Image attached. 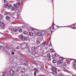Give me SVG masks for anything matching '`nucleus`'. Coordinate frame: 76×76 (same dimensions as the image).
Here are the masks:
<instances>
[{
    "label": "nucleus",
    "mask_w": 76,
    "mask_h": 76,
    "mask_svg": "<svg viewBox=\"0 0 76 76\" xmlns=\"http://www.w3.org/2000/svg\"><path fill=\"white\" fill-rule=\"evenodd\" d=\"M1 27H0V29H1Z\"/></svg>",
    "instance_id": "obj_64"
},
{
    "label": "nucleus",
    "mask_w": 76,
    "mask_h": 76,
    "mask_svg": "<svg viewBox=\"0 0 76 76\" xmlns=\"http://www.w3.org/2000/svg\"><path fill=\"white\" fill-rule=\"evenodd\" d=\"M21 76H25V75H21Z\"/></svg>",
    "instance_id": "obj_58"
},
{
    "label": "nucleus",
    "mask_w": 76,
    "mask_h": 76,
    "mask_svg": "<svg viewBox=\"0 0 76 76\" xmlns=\"http://www.w3.org/2000/svg\"><path fill=\"white\" fill-rule=\"evenodd\" d=\"M14 7H12L11 9V10L12 11H15V10H16V12L17 11V10H18V5H15V4H14Z\"/></svg>",
    "instance_id": "obj_3"
},
{
    "label": "nucleus",
    "mask_w": 76,
    "mask_h": 76,
    "mask_svg": "<svg viewBox=\"0 0 76 76\" xmlns=\"http://www.w3.org/2000/svg\"><path fill=\"white\" fill-rule=\"evenodd\" d=\"M18 32H22V30L20 27H18Z\"/></svg>",
    "instance_id": "obj_14"
},
{
    "label": "nucleus",
    "mask_w": 76,
    "mask_h": 76,
    "mask_svg": "<svg viewBox=\"0 0 76 76\" xmlns=\"http://www.w3.org/2000/svg\"><path fill=\"white\" fill-rule=\"evenodd\" d=\"M71 59L72 60H73V59Z\"/></svg>",
    "instance_id": "obj_60"
},
{
    "label": "nucleus",
    "mask_w": 76,
    "mask_h": 76,
    "mask_svg": "<svg viewBox=\"0 0 76 76\" xmlns=\"http://www.w3.org/2000/svg\"><path fill=\"white\" fill-rule=\"evenodd\" d=\"M1 22L0 21V23Z\"/></svg>",
    "instance_id": "obj_62"
},
{
    "label": "nucleus",
    "mask_w": 76,
    "mask_h": 76,
    "mask_svg": "<svg viewBox=\"0 0 76 76\" xmlns=\"http://www.w3.org/2000/svg\"><path fill=\"white\" fill-rule=\"evenodd\" d=\"M34 34H36L37 33V32H36V31H34Z\"/></svg>",
    "instance_id": "obj_51"
},
{
    "label": "nucleus",
    "mask_w": 76,
    "mask_h": 76,
    "mask_svg": "<svg viewBox=\"0 0 76 76\" xmlns=\"http://www.w3.org/2000/svg\"><path fill=\"white\" fill-rule=\"evenodd\" d=\"M58 76H64V75L62 73H61L58 75Z\"/></svg>",
    "instance_id": "obj_31"
},
{
    "label": "nucleus",
    "mask_w": 76,
    "mask_h": 76,
    "mask_svg": "<svg viewBox=\"0 0 76 76\" xmlns=\"http://www.w3.org/2000/svg\"><path fill=\"white\" fill-rule=\"evenodd\" d=\"M24 75V76H29V75L28 73H26Z\"/></svg>",
    "instance_id": "obj_37"
},
{
    "label": "nucleus",
    "mask_w": 76,
    "mask_h": 76,
    "mask_svg": "<svg viewBox=\"0 0 76 76\" xmlns=\"http://www.w3.org/2000/svg\"><path fill=\"white\" fill-rule=\"evenodd\" d=\"M50 51L51 52H54V50L53 49L50 50Z\"/></svg>",
    "instance_id": "obj_49"
},
{
    "label": "nucleus",
    "mask_w": 76,
    "mask_h": 76,
    "mask_svg": "<svg viewBox=\"0 0 76 76\" xmlns=\"http://www.w3.org/2000/svg\"><path fill=\"white\" fill-rule=\"evenodd\" d=\"M45 57H47L48 58H50L51 57V56L50 54L48 53L47 56H46L44 57V58H45Z\"/></svg>",
    "instance_id": "obj_16"
},
{
    "label": "nucleus",
    "mask_w": 76,
    "mask_h": 76,
    "mask_svg": "<svg viewBox=\"0 0 76 76\" xmlns=\"http://www.w3.org/2000/svg\"><path fill=\"white\" fill-rule=\"evenodd\" d=\"M34 75L35 76H36V75H37V73L36 71L34 72Z\"/></svg>",
    "instance_id": "obj_41"
},
{
    "label": "nucleus",
    "mask_w": 76,
    "mask_h": 76,
    "mask_svg": "<svg viewBox=\"0 0 76 76\" xmlns=\"http://www.w3.org/2000/svg\"><path fill=\"white\" fill-rule=\"evenodd\" d=\"M54 56H55V57H57L58 56V54H57V53H56L54 54Z\"/></svg>",
    "instance_id": "obj_40"
},
{
    "label": "nucleus",
    "mask_w": 76,
    "mask_h": 76,
    "mask_svg": "<svg viewBox=\"0 0 76 76\" xmlns=\"http://www.w3.org/2000/svg\"><path fill=\"white\" fill-rule=\"evenodd\" d=\"M9 29L10 30L12 31H13V30H14V28L12 26H10V27Z\"/></svg>",
    "instance_id": "obj_18"
},
{
    "label": "nucleus",
    "mask_w": 76,
    "mask_h": 76,
    "mask_svg": "<svg viewBox=\"0 0 76 76\" xmlns=\"http://www.w3.org/2000/svg\"><path fill=\"white\" fill-rule=\"evenodd\" d=\"M54 25H55L54 24V23H53V25H52L53 26H51L50 28L51 29V32H53L54 31H52V30H54L55 29V28H54Z\"/></svg>",
    "instance_id": "obj_8"
},
{
    "label": "nucleus",
    "mask_w": 76,
    "mask_h": 76,
    "mask_svg": "<svg viewBox=\"0 0 76 76\" xmlns=\"http://www.w3.org/2000/svg\"><path fill=\"white\" fill-rule=\"evenodd\" d=\"M25 71H26V69L25 68H23L21 70V72L22 73H25Z\"/></svg>",
    "instance_id": "obj_9"
},
{
    "label": "nucleus",
    "mask_w": 76,
    "mask_h": 76,
    "mask_svg": "<svg viewBox=\"0 0 76 76\" xmlns=\"http://www.w3.org/2000/svg\"><path fill=\"white\" fill-rule=\"evenodd\" d=\"M1 12L2 13H3V10H1Z\"/></svg>",
    "instance_id": "obj_56"
},
{
    "label": "nucleus",
    "mask_w": 76,
    "mask_h": 76,
    "mask_svg": "<svg viewBox=\"0 0 76 76\" xmlns=\"http://www.w3.org/2000/svg\"><path fill=\"white\" fill-rule=\"evenodd\" d=\"M53 74L54 76H57V73L56 72V71H54L53 72Z\"/></svg>",
    "instance_id": "obj_21"
},
{
    "label": "nucleus",
    "mask_w": 76,
    "mask_h": 76,
    "mask_svg": "<svg viewBox=\"0 0 76 76\" xmlns=\"http://www.w3.org/2000/svg\"><path fill=\"white\" fill-rule=\"evenodd\" d=\"M39 39H39L37 40L36 41V44L38 45L41 44V40Z\"/></svg>",
    "instance_id": "obj_12"
},
{
    "label": "nucleus",
    "mask_w": 76,
    "mask_h": 76,
    "mask_svg": "<svg viewBox=\"0 0 76 76\" xmlns=\"http://www.w3.org/2000/svg\"><path fill=\"white\" fill-rule=\"evenodd\" d=\"M33 69V70H36V69Z\"/></svg>",
    "instance_id": "obj_55"
},
{
    "label": "nucleus",
    "mask_w": 76,
    "mask_h": 76,
    "mask_svg": "<svg viewBox=\"0 0 76 76\" xmlns=\"http://www.w3.org/2000/svg\"><path fill=\"white\" fill-rule=\"evenodd\" d=\"M0 26H1L2 27H3L2 28V29H4L5 28V24L3 22H1L0 23Z\"/></svg>",
    "instance_id": "obj_5"
},
{
    "label": "nucleus",
    "mask_w": 76,
    "mask_h": 76,
    "mask_svg": "<svg viewBox=\"0 0 76 76\" xmlns=\"http://www.w3.org/2000/svg\"><path fill=\"white\" fill-rule=\"evenodd\" d=\"M12 55H13L14 54H15V53H14V52H12Z\"/></svg>",
    "instance_id": "obj_50"
},
{
    "label": "nucleus",
    "mask_w": 76,
    "mask_h": 76,
    "mask_svg": "<svg viewBox=\"0 0 76 76\" xmlns=\"http://www.w3.org/2000/svg\"><path fill=\"white\" fill-rule=\"evenodd\" d=\"M37 48V47L35 46H33L31 48V49L32 50H35Z\"/></svg>",
    "instance_id": "obj_17"
},
{
    "label": "nucleus",
    "mask_w": 76,
    "mask_h": 76,
    "mask_svg": "<svg viewBox=\"0 0 76 76\" xmlns=\"http://www.w3.org/2000/svg\"><path fill=\"white\" fill-rule=\"evenodd\" d=\"M19 39H21L23 41H27L28 40V38L27 37H23V36L22 35H20L19 37Z\"/></svg>",
    "instance_id": "obj_2"
},
{
    "label": "nucleus",
    "mask_w": 76,
    "mask_h": 76,
    "mask_svg": "<svg viewBox=\"0 0 76 76\" xmlns=\"http://www.w3.org/2000/svg\"><path fill=\"white\" fill-rule=\"evenodd\" d=\"M68 60H70V59H69Z\"/></svg>",
    "instance_id": "obj_59"
},
{
    "label": "nucleus",
    "mask_w": 76,
    "mask_h": 76,
    "mask_svg": "<svg viewBox=\"0 0 76 76\" xmlns=\"http://www.w3.org/2000/svg\"><path fill=\"white\" fill-rule=\"evenodd\" d=\"M13 31L14 32H17L18 31V29H17L16 28H14V30Z\"/></svg>",
    "instance_id": "obj_33"
},
{
    "label": "nucleus",
    "mask_w": 76,
    "mask_h": 76,
    "mask_svg": "<svg viewBox=\"0 0 76 76\" xmlns=\"http://www.w3.org/2000/svg\"><path fill=\"white\" fill-rule=\"evenodd\" d=\"M74 69H75V70H76V67H75Z\"/></svg>",
    "instance_id": "obj_57"
},
{
    "label": "nucleus",
    "mask_w": 76,
    "mask_h": 76,
    "mask_svg": "<svg viewBox=\"0 0 76 76\" xmlns=\"http://www.w3.org/2000/svg\"><path fill=\"white\" fill-rule=\"evenodd\" d=\"M10 14V13L7 12H5L4 13V15H9Z\"/></svg>",
    "instance_id": "obj_29"
},
{
    "label": "nucleus",
    "mask_w": 76,
    "mask_h": 76,
    "mask_svg": "<svg viewBox=\"0 0 76 76\" xmlns=\"http://www.w3.org/2000/svg\"><path fill=\"white\" fill-rule=\"evenodd\" d=\"M70 68L68 67V66H67L66 65H65V70H69Z\"/></svg>",
    "instance_id": "obj_24"
},
{
    "label": "nucleus",
    "mask_w": 76,
    "mask_h": 76,
    "mask_svg": "<svg viewBox=\"0 0 76 76\" xmlns=\"http://www.w3.org/2000/svg\"><path fill=\"white\" fill-rule=\"evenodd\" d=\"M18 5H20V3H19Z\"/></svg>",
    "instance_id": "obj_61"
},
{
    "label": "nucleus",
    "mask_w": 76,
    "mask_h": 76,
    "mask_svg": "<svg viewBox=\"0 0 76 76\" xmlns=\"http://www.w3.org/2000/svg\"><path fill=\"white\" fill-rule=\"evenodd\" d=\"M46 59H47V58H43V61H45L46 60Z\"/></svg>",
    "instance_id": "obj_38"
},
{
    "label": "nucleus",
    "mask_w": 76,
    "mask_h": 76,
    "mask_svg": "<svg viewBox=\"0 0 76 76\" xmlns=\"http://www.w3.org/2000/svg\"><path fill=\"white\" fill-rule=\"evenodd\" d=\"M36 66H37L38 68L41 69H43L44 67V66L43 64L41 65H39V64H37Z\"/></svg>",
    "instance_id": "obj_4"
},
{
    "label": "nucleus",
    "mask_w": 76,
    "mask_h": 76,
    "mask_svg": "<svg viewBox=\"0 0 76 76\" xmlns=\"http://www.w3.org/2000/svg\"><path fill=\"white\" fill-rule=\"evenodd\" d=\"M57 26V27H58V26Z\"/></svg>",
    "instance_id": "obj_63"
},
{
    "label": "nucleus",
    "mask_w": 76,
    "mask_h": 76,
    "mask_svg": "<svg viewBox=\"0 0 76 76\" xmlns=\"http://www.w3.org/2000/svg\"><path fill=\"white\" fill-rule=\"evenodd\" d=\"M23 64H26V65H27L28 64V62H27L26 61H23Z\"/></svg>",
    "instance_id": "obj_22"
},
{
    "label": "nucleus",
    "mask_w": 76,
    "mask_h": 76,
    "mask_svg": "<svg viewBox=\"0 0 76 76\" xmlns=\"http://www.w3.org/2000/svg\"><path fill=\"white\" fill-rule=\"evenodd\" d=\"M13 18H15V19H20V17L19 18L18 17V15H15V16L13 17Z\"/></svg>",
    "instance_id": "obj_30"
},
{
    "label": "nucleus",
    "mask_w": 76,
    "mask_h": 76,
    "mask_svg": "<svg viewBox=\"0 0 76 76\" xmlns=\"http://www.w3.org/2000/svg\"><path fill=\"white\" fill-rule=\"evenodd\" d=\"M48 60L49 61H51V58H48Z\"/></svg>",
    "instance_id": "obj_47"
},
{
    "label": "nucleus",
    "mask_w": 76,
    "mask_h": 76,
    "mask_svg": "<svg viewBox=\"0 0 76 76\" xmlns=\"http://www.w3.org/2000/svg\"><path fill=\"white\" fill-rule=\"evenodd\" d=\"M6 0H4V3H6Z\"/></svg>",
    "instance_id": "obj_54"
},
{
    "label": "nucleus",
    "mask_w": 76,
    "mask_h": 76,
    "mask_svg": "<svg viewBox=\"0 0 76 76\" xmlns=\"http://www.w3.org/2000/svg\"><path fill=\"white\" fill-rule=\"evenodd\" d=\"M11 76H16V75H15V74H12V75H11Z\"/></svg>",
    "instance_id": "obj_52"
},
{
    "label": "nucleus",
    "mask_w": 76,
    "mask_h": 76,
    "mask_svg": "<svg viewBox=\"0 0 76 76\" xmlns=\"http://www.w3.org/2000/svg\"><path fill=\"white\" fill-rule=\"evenodd\" d=\"M51 32L53 31H51V28H49L48 29V34H50Z\"/></svg>",
    "instance_id": "obj_20"
},
{
    "label": "nucleus",
    "mask_w": 76,
    "mask_h": 76,
    "mask_svg": "<svg viewBox=\"0 0 76 76\" xmlns=\"http://www.w3.org/2000/svg\"><path fill=\"white\" fill-rule=\"evenodd\" d=\"M20 48L19 47V46H17L16 48V49H18V50H19Z\"/></svg>",
    "instance_id": "obj_45"
},
{
    "label": "nucleus",
    "mask_w": 76,
    "mask_h": 76,
    "mask_svg": "<svg viewBox=\"0 0 76 76\" xmlns=\"http://www.w3.org/2000/svg\"><path fill=\"white\" fill-rule=\"evenodd\" d=\"M57 64H62V63H63V61H58L57 62Z\"/></svg>",
    "instance_id": "obj_10"
},
{
    "label": "nucleus",
    "mask_w": 76,
    "mask_h": 76,
    "mask_svg": "<svg viewBox=\"0 0 76 76\" xmlns=\"http://www.w3.org/2000/svg\"><path fill=\"white\" fill-rule=\"evenodd\" d=\"M66 65H62L61 66V68L63 69L64 70H65V68Z\"/></svg>",
    "instance_id": "obj_25"
},
{
    "label": "nucleus",
    "mask_w": 76,
    "mask_h": 76,
    "mask_svg": "<svg viewBox=\"0 0 76 76\" xmlns=\"http://www.w3.org/2000/svg\"><path fill=\"white\" fill-rule=\"evenodd\" d=\"M12 7V4H9L8 5V9H10V7Z\"/></svg>",
    "instance_id": "obj_27"
},
{
    "label": "nucleus",
    "mask_w": 76,
    "mask_h": 76,
    "mask_svg": "<svg viewBox=\"0 0 76 76\" xmlns=\"http://www.w3.org/2000/svg\"><path fill=\"white\" fill-rule=\"evenodd\" d=\"M2 47L3 46L0 45V50H1V48H2Z\"/></svg>",
    "instance_id": "obj_48"
},
{
    "label": "nucleus",
    "mask_w": 76,
    "mask_h": 76,
    "mask_svg": "<svg viewBox=\"0 0 76 76\" xmlns=\"http://www.w3.org/2000/svg\"><path fill=\"white\" fill-rule=\"evenodd\" d=\"M73 67H74V68H75V67H76V64H73Z\"/></svg>",
    "instance_id": "obj_43"
},
{
    "label": "nucleus",
    "mask_w": 76,
    "mask_h": 76,
    "mask_svg": "<svg viewBox=\"0 0 76 76\" xmlns=\"http://www.w3.org/2000/svg\"><path fill=\"white\" fill-rule=\"evenodd\" d=\"M9 4V3H7V4H5L4 5V8H6L7 9V8H8V5Z\"/></svg>",
    "instance_id": "obj_15"
},
{
    "label": "nucleus",
    "mask_w": 76,
    "mask_h": 76,
    "mask_svg": "<svg viewBox=\"0 0 76 76\" xmlns=\"http://www.w3.org/2000/svg\"><path fill=\"white\" fill-rule=\"evenodd\" d=\"M37 35H38V36H40L41 35V33L40 32H38L37 33Z\"/></svg>",
    "instance_id": "obj_28"
},
{
    "label": "nucleus",
    "mask_w": 76,
    "mask_h": 76,
    "mask_svg": "<svg viewBox=\"0 0 76 76\" xmlns=\"http://www.w3.org/2000/svg\"><path fill=\"white\" fill-rule=\"evenodd\" d=\"M30 31H34V28H31L30 29Z\"/></svg>",
    "instance_id": "obj_34"
},
{
    "label": "nucleus",
    "mask_w": 76,
    "mask_h": 76,
    "mask_svg": "<svg viewBox=\"0 0 76 76\" xmlns=\"http://www.w3.org/2000/svg\"><path fill=\"white\" fill-rule=\"evenodd\" d=\"M28 35L30 37H33V36L34 35V33L32 32H29Z\"/></svg>",
    "instance_id": "obj_11"
},
{
    "label": "nucleus",
    "mask_w": 76,
    "mask_h": 76,
    "mask_svg": "<svg viewBox=\"0 0 76 76\" xmlns=\"http://www.w3.org/2000/svg\"><path fill=\"white\" fill-rule=\"evenodd\" d=\"M23 34H25V35L27 34H28V32H26V31H24L23 32Z\"/></svg>",
    "instance_id": "obj_39"
},
{
    "label": "nucleus",
    "mask_w": 76,
    "mask_h": 76,
    "mask_svg": "<svg viewBox=\"0 0 76 76\" xmlns=\"http://www.w3.org/2000/svg\"><path fill=\"white\" fill-rule=\"evenodd\" d=\"M6 34H7V35H9V31H6Z\"/></svg>",
    "instance_id": "obj_42"
},
{
    "label": "nucleus",
    "mask_w": 76,
    "mask_h": 76,
    "mask_svg": "<svg viewBox=\"0 0 76 76\" xmlns=\"http://www.w3.org/2000/svg\"><path fill=\"white\" fill-rule=\"evenodd\" d=\"M52 58L53 59H56V58H55L54 55H52Z\"/></svg>",
    "instance_id": "obj_35"
},
{
    "label": "nucleus",
    "mask_w": 76,
    "mask_h": 76,
    "mask_svg": "<svg viewBox=\"0 0 76 76\" xmlns=\"http://www.w3.org/2000/svg\"><path fill=\"white\" fill-rule=\"evenodd\" d=\"M10 48V45L5 46L4 47V50L6 51L7 49H9Z\"/></svg>",
    "instance_id": "obj_6"
},
{
    "label": "nucleus",
    "mask_w": 76,
    "mask_h": 76,
    "mask_svg": "<svg viewBox=\"0 0 76 76\" xmlns=\"http://www.w3.org/2000/svg\"><path fill=\"white\" fill-rule=\"evenodd\" d=\"M14 73H15V71H13V70H10V73H11V74L13 75Z\"/></svg>",
    "instance_id": "obj_26"
},
{
    "label": "nucleus",
    "mask_w": 76,
    "mask_h": 76,
    "mask_svg": "<svg viewBox=\"0 0 76 76\" xmlns=\"http://www.w3.org/2000/svg\"><path fill=\"white\" fill-rule=\"evenodd\" d=\"M20 64H17L15 66L13 67V68H14V69L15 71L18 72V71H19V70L20 68L21 67V66H20Z\"/></svg>",
    "instance_id": "obj_1"
},
{
    "label": "nucleus",
    "mask_w": 76,
    "mask_h": 76,
    "mask_svg": "<svg viewBox=\"0 0 76 76\" xmlns=\"http://www.w3.org/2000/svg\"><path fill=\"white\" fill-rule=\"evenodd\" d=\"M52 62H53V63H54V64H55V63H56V60H53V61Z\"/></svg>",
    "instance_id": "obj_36"
},
{
    "label": "nucleus",
    "mask_w": 76,
    "mask_h": 76,
    "mask_svg": "<svg viewBox=\"0 0 76 76\" xmlns=\"http://www.w3.org/2000/svg\"><path fill=\"white\" fill-rule=\"evenodd\" d=\"M59 59L60 61H62V60H63V58L62 57H60L59 58Z\"/></svg>",
    "instance_id": "obj_32"
},
{
    "label": "nucleus",
    "mask_w": 76,
    "mask_h": 76,
    "mask_svg": "<svg viewBox=\"0 0 76 76\" xmlns=\"http://www.w3.org/2000/svg\"><path fill=\"white\" fill-rule=\"evenodd\" d=\"M9 19H10V17L8 16H7L6 17V20H7V21H9Z\"/></svg>",
    "instance_id": "obj_19"
},
{
    "label": "nucleus",
    "mask_w": 76,
    "mask_h": 76,
    "mask_svg": "<svg viewBox=\"0 0 76 76\" xmlns=\"http://www.w3.org/2000/svg\"><path fill=\"white\" fill-rule=\"evenodd\" d=\"M72 28H73V29H76V27H72Z\"/></svg>",
    "instance_id": "obj_53"
},
{
    "label": "nucleus",
    "mask_w": 76,
    "mask_h": 76,
    "mask_svg": "<svg viewBox=\"0 0 76 76\" xmlns=\"http://www.w3.org/2000/svg\"><path fill=\"white\" fill-rule=\"evenodd\" d=\"M45 45V44L43 43L41 44L40 48L42 49H42H43V47H44Z\"/></svg>",
    "instance_id": "obj_13"
},
{
    "label": "nucleus",
    "mask_w": 76,
    "mask_h": 76,
    "mask_svg": "<svg viewBox=\"0 0 76 76\" xmlns=\"http://www.w3.org/2000/svg\"><path fill=\"white\" fill-rule=\"evenodd\" d=\"M31 54L33 55H35V54H37V52L35 51H34L31 52Z\"/></svg>",
    "instance_id": "obj_23"
},
{
    "label": "nucleus",
    "mask_w": 76,
    "mask_h": 76,
    "mask_svg": "<svg viewBox=\"0 0 76 76\" xmlns=\"http://www.w3.org/2000/svg\"><path fill=\"white\" fill-rule=\"evenodd\" d=\"M36 71L37 73H38V69H36Z\"/></svg>",
    "instance_id": "obj_44"
},
{
    "label": "nucleus",
    "mask_w": 76,
    "mask_h": 76,
    "mask_svg": "<svg viewBox=\"0 0 76 76\" xmlns=\"http://www.w3.org/2000/svg\"><path fill=\"white\" fill-rule=\"evenodd\" d=\"M51 70L52 71H54V72H56V70L58 72H59L60 71V70H59V69H57L55 67H53V68H51Z\"/></svg>",
    "instance_id": "obj_7"
},
{
    "label": "nucleus",
    "mask_w": 76,
    "mask_h": 76,
    "mask_svg": "<svg viewBox=\"0 0 76 76\" xmlns=\"http://www.w3.org/2000/svg\"><path fill=\"white\" fill-rule=\"evenodd\" d=\"M7 76H11V74H8L7 75Z\"/></svg>",
    "instance_id": "obj_46"
}]
</instances>
